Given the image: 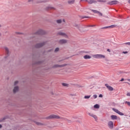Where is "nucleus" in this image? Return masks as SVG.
<instances>
[{
  "instance_id": "nucleus-44",
  "label": "nucleus",
  "mask_w": 130,
  "mask_h": 130,
  "mask_svg": "<svg viewBox=\"0 0 130 130\" xmlns=\"http://www.w3.org/2000/svg\"><path fill=\"white\" fill-rule=\"evenodd\" d=\"M64 59H66L60 60L58 61H59V62H60L61 61H62L63 60H64Z\"/></svg>"
},
{
  "instance_id": "nucleus-23",
  "label": "nucleus",
  "mask_w": 130,
  "mask_h": 130,
  "mask_svg": "<svg viewBox=\"0 0 130 130\" xmlns=\"http://www.w3.org/2000/svg\"><path fill=\"white\" fill-rule=\"evenodd\" d=\"M42 62H44V61L42 60V61H37L36 62H34V64H41V63H42Z\"/></svg>"
},
{
  "instance_id": "nucleus-39",
  "label": "nucleus",
  "mask_w": 130,
  "mask_h": 130,
  "mask_svg": "<svg viewBox=\"0 0 130 130\" xmlns=\"http://www.w3.org/2000/svg\"><path fill=\"white\" fill-rule=\"evenodd\" d=\"M93 97H94V99H96V98H97V95L96 94L93 95Z\"/></svg>"
},
{
  "instance_id": "nucleus-22",
  "label": "nucleus",
  "mask_w": 130,
  "mask_h": 130,
  "mask_svg": "<svg viewBox=\"0 0 130 130\" xmlns=\"http://www.w3.org/2000/svg\"><path fill=\"white\" fill-rule=\"evenodd\" d=\"M83 57L84 59H90V58H91L92 57H91V56L88 55H85Z\"/></svg>"
},
{
  "instance_id": "nucleus-42",
  "label": "nucleus",
  "mask_w": 130,
  "mask_h": 130,
  "mask_svg": "<svg viewBox=\"0 0 130 130\" xmlns=\"http://www.w3.org/2000/svg\"><path fill=\"white\" fill-rule=\"evenodd\" d=\"M5 119H6V118H3L2 119V120H0V122H2V121H3V120H5Z\"/></svg>"
},
{
  "instance_id": "nucleus-20",
  "label": "nucleus",
  "mask_w": 130,
  "mask_h": 130,
  "mask_svg": "<svg viewBox=\"0 0 130 130\" xmlns=\"http://www.w3.org/2000/svg\"><path fill=\"white\" fill-rule=\"evenodd\" d=\"M111 118L112 120H116V119H117V116L112 115L111 116Z\"/></svg>"
},
{
  "instance_id": "nucleus-4",
  "label": "nucleus",
  "mask_w": 130,
  "mask_h": 130,
  "mask_svg": "<svg viewBox=\"0 0 130 130\" xmlns=\"http://www.w3.org/2000/svg\"><path fill=\"white\" fill-rule=\"evenodd\" d=\"M45 44H46V42L38 43L35 46V47H36V48H41V47H43Z\"/></svg>"
},
{
  "instance_id": "nucleus-50",
  "label": "nucleus",
  "mask_w": 130,
  "mask_h": 130,
  "mask_svg": "<svg viewBox=\"0 0 130 130\" xmlns=\"http://www.w3.org/2000/svg\"><path fill=\"white\" fill-rule=\"evenodd\" d=\"M85 53H90V52H88V51H86V52H84Z\"/></svg>"
},
{
  "instance_id": "nucleus-18",
  "label": "nucleus",
  "mask_w": 130,
  "mask_h": 130,
  "mask_svg": "<svg viewBox=\"0 0 130 130\" xmlns=\"http://www.w3.org/2000/svg\"><path fill=\"white\" fill-rule=\"evenodd\" d=\"M87 3H88V4L89 5H92V4H96V3H97V1H95V0H89V1H87Z\"/></svg>"
},
{
  "instance_id": "nucleus-33",
  "label": "nucleus",
  "mask_w": 130,
  "mask_h": 130,
  "mask_svg": "<svg viewBox=\"0 0 130 130\" xmlns=\"http://www.w3.org/2000/svg\"><path fill=\"white\" fill-rule=\"evenodd\" d=\"M91 97V95H85L84 96V99H89Z\"/></svg>"
},
{
  "instance_id": "nucleus-49",
  "label": "nucleus",
  "mask_w": 130,
  "mask_h": 130,
  "mask_svg": "<svg viewBox=\"0 0 130 130\" xmlns=\"http://www.w3.org/2000/svg\"><path fill=\"white\" fill-rule=\"evenodd\" d=\"M107 51H108V52H110V51H110V49H107Z\"/></svg>"
},
{
  "instance_id": "nucleus-15",
  "label": "nucleus",
  "mask_w": 130,
  "mask_h": 130,
  "mask_svg": "<svg viewBox=\"0 0 130 130\" xmlns=\"http://www.w3.org/2000/svg\"><path fill=\"white\" fill-rule=\"evenodd\" d=\"M91 11L93 13H95L96 14H99V16H101V17H102V16H103V14H102V13L100 12V11H98L95 10H91Z\"/></svg>"
},
{
  "instance_id": "nucleus-26",
  "label": "nucleus",
  "mask_w": 130,
  "mask_h": 130,
  "mask_svg": "<svg viewBox=\"0 0 130 130\" xmlns=\"http://www.w3.org/2000/svg\"><path fill=\"white\" fill-rule=\"evenodd\" d=\"M75 3V0L69 1L68 3L69 5H73Z\"/></svg>"
},
{
  "instance_id": "nucleus-24",
  "label": "nucleus",
  "mask_w": 130,
  "mask_h": 130,
  "mask_svg": "<svg viewBox=\"0 0 130 130\" xmlns=\"http://www.w3.org/2000/svg\"><path fill=\"white\" fill-rule=\"evenodd\" d=\"M46 11H48L49 10H55V8L52 7H47L46 8Z\"/></svg>"
},
{
  "instance_id": "nucleus-46",
  "label": "nucleus",
  "mask_w": 130,
  "mask_h": 130,
  "mask_svg": "<svg viewBox=\"0 0 130 130\" xmlns=\"http://www.w3.org/2000/svg\"><path fill=\"white\" fill-rule=\"evenodd\" d=\"M127 96H129L130 97V93L129 92L127 93Z\"/></svg>"
},
{
  "instance_id": "nucleus-48",
  "label": "nucleus",
  "mask_w": 130,
  "mask_h": 130,
  "mask_svg": "<svg viewBox=\"0 0 130 130\" xmlns=\"http://www.w3.org/2000/svg\"><path fill=\"white\" fill-rule=\"evenodd\" d=\"M3 127V125L0 124V128H2Z\"/></svg>"
},
{
  "instance_id": "nucleus-19",
  "label": "nucleus",
  "mask_w": 130,
  "mask_h": 130,
  "mask_svg": "<svg viewBox=\"0 0 130 130\" xmlns=\"http://www.w3.org/2000/svg\"><path fill=\"white\" fill-rule=\"evenodd\" d=\"M114 27H116V25H112L111 26L104 27L102 29H107L108 28H114Z\"/></svg>"
},
{
  "instance_id": "nucleus-30",
  "label": "nucleus",
  "mask_w": 130,
  "mask_h": 130,
  "mask_svg": "<svg viewBox=\"0 0 130 130\" xmlns=\"http://www.w3.org/2000/svg\"><path fill=\"white\" fill-rule=\"evenodd\" d=\"M69 96H70V97H74V96H77V94L70 93Z\"/></svg>"
},
{
  "instance_id": "nucleus-21",
  "label": "nucleus",
  "mask_w": 130,
  "mask_h": 130,
  "mask_svg": "<svg viewBox=\"0 0 130 130\" xmlns=\"http://www.w3.org/2000/svg\"><path fill=\"white\" fill-rule=\"evenodd\" d=\"M34 122L36 124H37V125H45V124H44V123L37 122L36 121H34Z\"/></svg>"
},
{
  "instance_id": "nucleus-32",
  "label": "nucleus",
  "mask_w": 130,
  "mask_h": 130,
  "mask_svg": "<svg viewBox=\"0 0 130 130\" xmlns=\"http://www.w3.org/2000/svg\"><path fill=\"white\" fill-rule=\"evenodd\" d=\"M58 51H59V48H56L54 52H58Z\"/></svg>"
},
{
  "instance_id": "nucleus-7",
  "label": "nucleus",
  "mask_w": 130,
  "mask_h": 130,
  "mask_svg": "<svg viewBox=\"0 0 130 130\" xmlns=\"http://www.w3.org/2000/svg\"><path fill=\"white\" fill-rule=\"evenodd\" d=\"M68 64H55L53 66L52 69H56L57 68H63V67H67Z\"/></svg>"
},
{
  "instance_id": "nucleus-5",
  "label": "nucleus",
  "mask_w": 130,
  "mask_h": 130,
  "mask_svg": "<svg viewBox=\"0 0 130 130\" xmlns=\"http://www.w3.org/2000/svg\"><path fill=\"white\" fill-rule=\"evenodd\" d=\"M46 32L42 29H39L37 32L35 33V34H36L37 35H44V34H46Z\"/></svg>"
},
{
  "instance_id": "nucleus-27",
  "label": "nucleus",
  "mask_w": 130,
  "mask_h": 130,
  "mask_svg": "<svg viewBox=\"0 0 130 130\" xmlns=\"http://www.w3.org/2000/svg\"><path fill=\"white\" fill-rule=\"evenodd\" d=\"M37 4H42V3H45V2H44V1H42V0H38L37 1Z\"/></svg>"
},
{
  "instance_id": "nucleus-34",
  "label": "nucleus",
  "mask_w": 130,
  "mask_h": 130,
  "mask_svg": "<svg viewBox=\"0 0 130 130\" xmlns=\"http://www.w3.org/2000/svg\"><path fill=\"white\" fill-rule=\"evenodd\" d=\"M125 104H127L128 106H130V102L126 101L125 102Z\"/></svg>"
},
{
  "instance_id": "nucleus-6",
  "label": "nucleus",
  "mask_w": 130,
  "mask_h": 130,
  "mask_svg": "<svg viewBox=\"0 0 130 130\" xmlns=\"http://www.w3.org/2000/svg\"><path fill=\"white\" fill-rule=\"evenodd\" d=\"M94 58H105V55L102 54H95L92 55Z\"/></svg>"
},
{
  "instance_id": "nucleus-35",
  "label": "nucleus",
  "mask_w": 130,
  "mask_h": 130,
  "mask_svg": "<svg viewBox=\"0 0 130 130\" xmlns=\"http://www.w3.org/2000/svg\"><path fill=\"white\" fill-rule=\"evenodd\" d=\"M32 2H33V0H27V3L28 4H31V3H32Z\"/></svg>"
},
{
  "instance_id": "nucleus-17",
  "label": "nucleus",
  "mask_w": 130,
  "mask_h": 130,
  "mask_svg": "<svg viewBox=\"0 0 130 130\" xmlns=\"http://www.w3.org/2000/svg\"><path fill=\"white\" fill-rule=\"evenodd\" d=\"M27 40H29V42H33V36H28Z\"/></svg>"
},
{
  "instance_id": "nucleus-1",
  "label": "nucleus",
  "mask_w": 130,
  "mask_h": 130,
  "mask_svg": "<svg viewBox=\"0 0 130 130\" xmlns=\"http://www.w3.org/2000/svg\"><path fill=\"white\" fill-rule=\"evenodd\" d=\"M45 119H62L63 120H65L66 121H68L69 119L67 118L60 117H59V116L52 114L46 117Z\"/></svg>"
},
{
  "instance_id": "nucleus-8",
  "label": "nucleus",
  "mask_w": 130,
  "mask_h": 130,
  "mask_svg": "<svg viewBox=\"0 0 130 130\" xmlns=\"http://www.w3.org/2000/svg\"><path fill=\"white\" fill-rule=\"evenodd\" d=\"M58 43L61 45H63V44H67V43H68V40L66 39H61L58 41Z\"/></svg>"
},
{
  "instance_id": "nucleus-54",
  "label": "nucleus",
  "mask_w": 130,
  "mask_h": 130,
  "mask_svg": "<svg viewBox=\"0 0 130 130\" xmlns=\"http://www.w3.org/2000/svg\"><path fill=\"white\" fill-rule=\"evenodd\" d=\"M2 24H0V28H2Z\"/></svg>"
},
{
  "instance_id": "nucleus-10",
  "label": "nucleus",
  "mask_w": 130,
  "mask_h": 130,
  "mask_svg": "<svg viewBox=\"0 0 130 130\" xmlns=\"http://www.w3.org/2000/svg\"><path fill=\"white\" fill-rule=\"evenodd\" d=\"M4 49L5 50L6 54L7 55V56H9V55L11 54V52L10 51V49L7 47H5Z\"/></svg>"
},
{
  "instance_id": "nucleus-29",
  "label": "nucleus",
  "mask_w": 130,
  "mask_h": 130,
  "mask_svg": "<svg viewBox=\"0 0 130 130\" xmlns=\"http://www.w3.org/2000/svg\"><path fill=\"white\" fill-rule=\"evenodd\" d=\"M100 107V106H99V105H98V104H96V105H95L94 106V108H95V109H99Z\"/></svg>"
},
{
  "instance_id": "nucleus-57",
  "label": "nucleus",
  "mask_w": 130,
  "mask_h": 130,
  "mask_svg": "<svg viewBox=\"0 0 130 130\" xmlns=\"http://www.w3.org/2000/svg\"><path fill=\"white\" fill-rule=\"evenodd\" d=\"M127 84H128L130 85V84H129V83H128V82H127Z\"/></svg>"
},
{
  "instance_id": "nucleus-56",
  "label": "nucleus",
  "mask_w": 130,
  "mask_h": 130,
  "mask_svg": "<svg viewBox=\"0 0 130 130\" xmlns=\"http://www.w3.org/2000/svg\"><path fill=\"white\" fill-rule=\"evenodd\" d=\"M63 22H66V20H64V19H63Z\"/></svg>"
},
{
  "instance_id": "nucleus-41",
  "label": "nucleus",
  "mask_w": 130,
  "mask_h": 130,
  "mask_svg": "<svg viewBox=\"0 0 130 130\" xmlns=\"http://www.w3.org/2000/svg\"><path fill=\"white\" fill-rule=\"evenodd\" d=\"M52 51V49H50L47 51V52H51Z\"/></svg>"
},
{
  "instance_id": "nucleus-37",
  "label": "nucleus",
  "mask_w": 130,
  "mask_h": 130,
  "mask_svg": "<svg viewBox=\"0 0 130 130\" xmlns=\"http://www.w3.org/2000/svg\"><path fill=\"white\" fill-rule=\"evenodd\" d=\"M122 53H124V54H126V53H128V52H127V51H123Z\"/></svg>"
},
{
  "instance_id": "nucleus-13",
  "label": "nucleus",
  "mask_w": 130,
  "mask_h": 130,
  "mask_svg": "<svg viewBox=\"0 0 130 130\" xmlns=\"http://www.w3.org/2000/svg\"><path fill=\"white\" fill-rule=\"evenodd\" d=\"M112 109H113V111H114L115 112H116L119 115H122V116L124 115V114L123 113H122V112H120V111H119L118 109H116L115 108H113Z\"/></svg>"
},
{
  "instance_id": "nucleus-45",
  "label": "nucleus",
  "mask_w": 130,
  "mask_h": 130,
  "mask_svg": "<svg viewBox=\"0 0 130 130\" xmlns=\"http://www.w3.org/2000/svg\"><path fill=\"white\" fill-rule=\"evenodd\" d=\"M123 81H124V79L122 78L120 80L121 82H123Z\"/></svg>"
},
{
  "instance_id": "nucleus-3",
  "label": "nucleus",
  "mask_w": 130,
  "mask_h": 130,
  "mask_svg": "<svg viewBox=\"0 0 130 130\" xmlns=\"http://www.w3.org/2000/svg\"><path fill=\"white\" fill-rule=\"evenodd\" d=\"M18 84H19V81H15L14 83L13 92L14 94L19 92V90H20V87L18 86Z\"/></svg>"
},
{
  "instance_id": "nucleus-36",
  "label": "nucleus",
  "mask_w": 130,
  "mask_h": 130,
  "mask_svg": "<svg viewBox=\"0 0 130 130\" xmlns=\"http://www.w3.org/2000/svg\"><path fill=\"white\" fill-rule=\"evenodd\" d=\"M124 44H125L126 45L130 46V42L125 43Z\"/></svg>"
},
{
  "instance_id": "nucleus-40",
  "label": "nucleus",
  "mask_w": 130,
  "mask_h": 130,
  "mask_svg": "<svg viewBox=\"0 0 130 130\" xmlns=\"http://www.w3.org/2000/svg\"><path fill=\"white\" fill-rule=\"evenodd\" d=\"M67 121L69 123H71V122H72V121L71 120H69V119L67 120Z\"/></svg>"
},
{
  "instance_id": "nucleus-52",
  "label": "nucleus",
  "mask_w": 130,
  "mask_h": 130,
  "mask_svg": "<svg viewBox=\"0 0 130 130\" xmlns=\"http://www.w3.org/2000/svg\"><path fill=\"white\" fill-rule=\"evenodd\" d=\"M84 18H89V17L84 16V17H83V19H84Z\"/></svg>"
},
{
  "instance_id": "nucleus-38",
  "label": "nucleus",
  "mask_w": 130,
  "mask_h": 130,
  "mask_svg": "<svg viewBox=\"0 0 130 130\" xmlns=\"http://www.w3.org/2000/svg\"><path fill=\"white\" fill-rule=\"evenodd\" d=\"M99 97H100V98H102L103 97V95L101 94L99 95Z\"/></svg>"
},
{
  "instance_id": "nucleus-55",
  "label": "nucleus",
  "mask_w": 130,
  "mask_h": 130,
  "mask_svg": "<svg viewBox=\"0 0 130 130\" xmlns=\"http://www.w3.org/2000/svg\"><path fill=\"white\" fill-rule=\"evenodd\" d=\"M127 80H128V82H130V79H127Z\"/></svg>"
},
{
  "instance_id": "nucleus-51",
  "label": "nucleus",
  "mask_w": 130,
  "mask_h": 130,
  "mask_svg": "<svg viewBox=\"0 0 130 130\" xmlns=\"http://www.w3.org/2000/svg\"><path fill=\"white\" fill-rule=\"evenodd\" d=\"M51 95H54V93H53V92H51Z\"/></svg>"
},
{
  "instance_id": "nucleus-28",
  "label": "nucleus",
  "mask_w": 130,
  "mask_h": 130,
  "mask_svg": "<svg viewBox=\"0 0 130 130\" xmlns=\"http://www.w3.org/2000/svg\"><path fill=\"white\" fill-rule=\"evenodd\" d=\"M62 22V20H61V19H58L56 20V23L57 24H61Z\"/></svg>"
},
{
  "instance_id": "nucleus-43",
  "label": "nucleus",
  "mask_w": 130,
  "mask_h": 130,
  "mask_svg": "<svg viewBox=\"0 0 130 130\" xmlns=\"http://www.w3.org/2000/svg\"><path fill=\"white\" fill-rule=\"evenodd\" d=\"M84 1L85 2H88V0H80V2H84Z\"/></svg>"
},
{
  "instance_id": "nucleus-47",
  "label": "nucleus",
  "mask_w": 130,
  "mask_h": 130,
  "mask_svg": "<svg viewBox=\"0 0 130 130\" xmlns=\"http://www.w3.org/2000/svg\"><path fill=\"white\" fill-rule=\"evenodd\" d=\"M73 118H74V119H76L78 118V117L75 116V117H73Z\"/></svg>"
},
{
  "instance_id": "nucleus-9",
  "label": "nucleus",
  "mask_w": 130,
  "mask_h": 130,
  "mask_svg": "<svg viewBox=\"0 0 130 130\" xmlns=\"http://www.w3.org/2000/svg\"><path fill=\"white\" fill-rule=\"evenodd\" d=\"M117 4H119V2L118 1H112L108 3V5H110V6H113V5H117Z\"/></svg>"
},
{
  "instance_id": "nucleus-11",
  "label": "nucleus",
  "mask_w": 130,
  "mask_h": 130,
  "mask_svg": "<svg viewBox=\"0 0 130 130\" xmlns=\"http://www.w3.org/2000/svg\"><path fill=\"white\" fill-rule=\"evenodd\" d=\"M108 126L110 128V129H112L113 128V122L112 121H110L108 122Z\"/></svg>"
},
{
  "instance_id": "nucleus-25",
  "label": "nucleus",
  "mask_w": 130,
  "mask_h": 130,
  "mask_svg": "<svg viewBox=\"0 0 130 130\" xmlns=\"http://www.w3.org/2000/svg\"><path fill=\"white\" fill-rule=\"evenodd\" d=\"M98 2L100 3L101 5H103L104 4H105V3H106V1L99 0V1H98Z\"/></svg>"
},
{
  "instance_id": "nucleus-53",
  "label": "nucleus",
  "mask_w": 130,
  "mask_h": 130,
  "mask_svg": "<svg viewBox=\"0 0 130 130\" xmlns=\"http://www.w3.org/2000/svg\"><path fill=\"white\" fill-rule=\"evenodd\" d=\"M115 130H119V128H116Z\"/></svg>"
},
{
  "instance_id": "nucleus-14",
  "label": "nucleus",
  "mask_w": 130,
  "mask_h": 130,
  "mask_svg": "<svg viewBox=\"0 0 130 130\" xmlns=\"http://www.w3.org/2000/svg\"><path fill=\"white\" fill-rule=\"evenodd\" d=\"M88 115H89V116H91V117H93V118L95 119V121H97V120H98V117H97L96 115L91 114L90 113H88Z\"/></svg>"
},
{
  "instance_id": "nucleus-2",
  "label": "nucleus",
  "mask_w": 130,
  "mask_h": 130,
  "mask_svg": "<svg viewBox=\"0 0 130 130\" xmlns=\"http://www.w3.org/2000/svg\"><path fill=\"white\" fill-rule=\"evenodd\" d=\"M73 26L74 27H75V28H77V29H78L80 32H85V29H84L85 28V26H84L83 24L74 23Z\"/></svg>"
},
{
  "instance_id": "nucleus-31",
  "label": "nucleus",
  "mask_w": 130,
  "mask_h": 130,
  "mask_svg": "<svg viewBox=\"0 0 130 130\" xmlns=\"http://www.w3.org/2000/svg\"><path fill=\"white\" fill-rule=\"evenodd\" d=\"M62 86L64 87H69V84L67 83H62Z\"/></svg>"
},
{
  "instance_id": "nucleus-12",
  "label": "nucleus",
  "mask_w": 130,
  "mask_h": 130,
  "mask_svg": "<svg viewBox=\"0 0 130 130\" xmlns=\"http://www.w3.org/2000/svg\"><path fill=\"white\" fill-rule=\"evenodd\" d=\"M57 35L58 36H63L64 37H65L66 38H67L68 37V35H67V34L64 32H62L61 31H59L57 34Z\"/></svg>"
},
{
  "instance_id": "nucleus-58",
  "label": "nucleus",
  "mask_w": 130,
  "mask_h": 130,
  "mask_svg": "<svg viewBox=\"0 0 130 130\" xmlns=\"http://www.w3.org/2000/svg\"><path fill=\"white\" fill-rule=\"evenodd\" d=\"M2 35V33L0 32V36Z\"/></svg>"
},
{
  "instance_id": "nucleus-16",
  "label": "nucleus",
  "mask_w": 130,
  "mask_h": 130,
  "mask_svg": "<svg viewBox=\"0 0 130 130\" xmlns=\"http://www.w3.org/2000/svg\"><path fill=\"white\" fill-rule=\"evenodd\" d=\"M106 87H107V89H108V90L109 91H113V88L109 85H108V84H105Z\"/></svg>"
}]
</instances>
